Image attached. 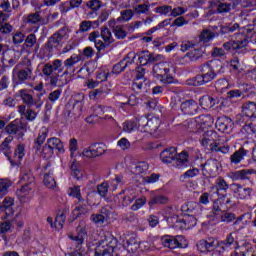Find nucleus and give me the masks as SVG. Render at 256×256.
I'll list each match as a JSON object with an SVG mask.
<instances>
[{"instance_id": "obj_6", "label": "nucleus", "mask_w": 256, "mask_h": 256, "mask_svg": "<svg viewBox=\"0 0 256 256\" xmlns=\"http://www.w3.org/2000/svg\"><path fill=\"white\" fill-rule=\"evenodd\" d=\"M117 239L113 236H106L100 240L95 248L94 256H113L117 247Z\"/></svg>"}, {"instance_id": "obj_50", "label": "nucleus", "mask_w": 256, "mask_h": 256, "mask_svg": "<svg viewBox=\"0 0 256 256\" xmlns=\"http://www.w3.org/2000/svg\"><path fill=\"white\" fill-rule=\"evenodd\" d=\"M241 26L239 23H234V24H226L224 26H221L220 28V33L222 35H227L229 33H235V31H239Z\"/></svg>"}, {"instance_id": "obj_47", "label": "nucleus", "mask_w": 256, "mask_h": 256, "mask_svg": "<svg viewBox=\"0 0 256 256\" xmlns=\"http://www.w3.org/2000/svg\"><path fill=\"white\" fill-rule=\"evenodd\" d=\"M199 204L197 202H188L182 206V211L188 215H197Z\"/></svg>"}, {"instance_id": "obj_43", "label": "nucleus", "mask_w": 256, "mask_h": 256, "mask_svg": "<svg viewBox=\"0 0 256 256\" xmlns=\"http://www.w3.org/2000/svg\"><path fill=\"white\" fill-rule=\"evenodd\" d=\"M199 101L202 109H211L217 105V99L209 95L202 96Z\"/></svg>"}, {"instance_id": "obj_42", "label": "nucleus", "mask_w": 256, "mask_h": 256, "mask_svg": "<svg viewBox=\"0 0 256 256\" xmlns=\"http://www.w3.org/2000/svg\"><path fill=\"white\" fill-rule=\"evenodd\" d=\"M47 144L49 146L52 147V149L55 151V149H57L58 153H65V146L63 145V142L61 141V139L53 137V138H49L47 140Z\"/></svg>"}, {"instance_id": "obj_18", "label": "nucleus", "mask_w": 256, "mask_h": 256, "mask_svg": "<svg viewBox=\"0 0 256 256\" xmlns=\"http://www.w3.org/2000/svg\"><path fill=\"white\" fill-rule=\"evenodd\" d=\"M23 49L28 53H38L39 43H37V36L33 33L24 38Z\"/></svg>"}, {"instance_id": "obj_23", "label": "nucleus", "mask_w": 256, "mask_h": 256, "mask_svg": "<svg viewBox=\"0 0 256 256\" xmlns=\"http://www.w3.org/2000/svg\"><path fill=\"white\" fill-rule=\"evenodd\" d=\"M180 107L184 115H195L199 111V104L195 100H186Z\"/></svg>"}, {"instance_id": "obj_52", "label": "nucleus", "mask_w": 256, "mask_h": 256, "mask_svg": "<svg viewBox=\"0 0 256 256\" xmlns=\"http://www.w3.org/2000/svg\"><path fill=\"white\" fill-rule=\"evenodd\" d=\"M60 44L61 40L54 34L49 38L48 42L46 43V49H48V51H52L53 49H57Z\"/></svg>"}, {"instance_id": "obj_30", "label": "nucleus", "mask_w": 256, "mask_h": 256, "mask_svg": "<svg viewBox=\"0 0 256 256\" xmlns=\"http://www.w3.org/2000/svg\"><path fill=\"white\" fill-rule=\"evenodd\" d=\"M49 164L44 167V179L43 183L47 189H55L57 187V182L55 181V177L53 176V170H49L47 172V168Z\"/></svg>"}, {"instance_id": "obj_45", "label": "nucleus", "mask_w": 256, "mask_h": 256, "mask_svg": "<svg viewBox=\"0 0 256 256\" xmlns=\"http://www.w3.org/2000/svg\"><path fill=\"white\" fill-rule=\"evenodd\" d=\"M67 219V210H63L61 214H58L54 221V228L57 231H61L63 229V225H65V220Z\"/></svg>"}, {"instance_id": "obj_39", "label": "nucleus", "mask_w": 256, "mask_h": 256, "mask_svg": "<svg viewBox=\"0 0 256 256\" xmlns=\"http://www.w3.org/2000/svg\"><path fill=\"white\" fill-rule=\"evenodd\" d=\"M139 247H141V244L135 239V237H130L124 243V248L128 253H136V251L139 250Z\"/></svg>"}, {"instance_id": "obj_16", "label": "nucleus", "mask_w": 256, "mask_h": 256, "mask_svg": "<svg viewBox=\"0 0 256 256\" xmlns=\"http://www.w3.org/2000/svg\"><path fill=\"white\" fill-rule=\"evenodd\" d=\"M237 5H239V0H236L232 3H224L220 2L219 0H213L210 2V7H217L218 13H229L231 9H236Z\"/></svg>"}, {"instance_id": "obj_20", "label": "nucleus", "mask_w": 256, "mask_h": 256, "mask_svg": "<svg viewBox=\"0 0 256 256\" xmlns=\"http://www.w3.org/2000/svg\"><path fill=\"white\" fill-rule=\"evenodd\" d=\"M25 157V144H18L14 151L13 158L8 159L12 167H19Z\"/></svg>"}, {"instance_id": "obj_63", "label": "nucleus", "mask_w": 256, "mask_h": 256, "mask_svg": "<svg viewBox=\"0 0 256 256\" xmlns=\"http://www.w3.org/2000/svg\"><path fill=\"white\" fill-rule=\"evenodd\" d=\"M243 131H245V133H247V135H255L256 134V124L253 122H249L247 124H245L242 127Z\"/></svg>"}, {"instance_id": "obj_17", "label": "nucleus", "mask_w": 256, "mask_h": 256, "mask_svg": "<svg viewBox=\"0 0 256 256\" xmlns=\"http://www.w3.org/2000/svg\"><path fill=\"white\" fill-rule=\"evenodd\" d=\"M110 93L111 88L107 85H102L100 88L90 91L88 97L91 101H99L101 99H105Z\"/></svg>"}, {"instance_id": "obj_22", "label": "nucleus", "mask_w": 256, "mask_h": 256, "mask_svg": "<svg viewBox=\"0 0 256 256\" xmlns=\"http://www.w3.org/2000/svg\"><path fill=\"white\" fill-rule=\"evenodd\" d=\"M249 175H255V169H242L228 174L232 181H245L249 179Z\"/></svg>"}, {"instance_id": "obj_36", "label": "nucleus", "mask_w": 256, "mask_h": 256, "mask_svg": "<svg viewBox=\"0 0 256 256\" xmlns=\"http://www.w3.org/2000/svg\"><path fill=\"white\" fill-rule=\"evenodd\" d=\"M184 127L186 130L189 131V133H201V126L199 125V122L196 118H192L190 120H187L184 123Z\"/></svg>"}, {"instance_id": "obj_37", "label": "nucleus", "mask_w": 256, "mask_h": 256, "mask_svg": "<svg viewBox=\"0 0 256 256\" xmlns=\"http://www.w3.org/2000/svg\"><path fill=\"white\" fill-rule=\"evenodd\" d=\"M11 143H13V136H8L4 139V141L0 145L1 151L4 153L7 159H11Z\"/></svg>"}, {"instance_id": "obj_40", "label": "nucleus", "mask_w": 256, "mask_h": 256, "mask_svg": "<svg viewBox=\"0 0 256 256\" xmlns=\"http://www.w3.org/2000/svg\"><path fill=\"white\" fill-rule=\"evenodd\" d=\"M242 113L246 117H256V103L246 102L242 106Z\"/></svg>"}, {"instance_id": "obj_54", "label": "nucleus", "mask_w": 256, "mask_h": 256, "mask_svg": "<svg viewBox=\"0 0 256 256\" xmlns=\"http://www.w3.org/2000/svg\"><path fill=\"white\" fill-rule=\"evenodd\" d=\"M169 202V198L167 196L163 195H158L153 197L149 202L148 205L153 206V205H166V203Z\"/></svg>"}, {"instance_id": "obj_26", "label": "nucleus", "mask_w": 256, "mask_h": 256, "mask_svg": "<svg viewBox=\"0 0 256 256\" xmlns=\"http://www.w3.org/2000/svg\"><path fill=\"white\" fill-rule=\"evenodd\" d=\"M176 157H177V148L175 147L165 149L160 154V159L162 163H166L167 165H169V163H173V161L175 162Z\"/></svg>"}, {"instance_id": "obj_8", "label": "nucleus", "mask_w": 256, "mask_h": 256, "mask_svg": "<svg viewBox=\"0 0 256 256\" xmlns=\"http://www.w3.org/2000/svg\"><path fill=\"white\" fill-rule=\"evenodd\" d=\"M33 91L29 89H21L18 91V96L22 99L23 103L27 105V107H35V109H41L43 107V94H38L37 98L33 97Z\"/></svg>"}, {"instance_id": "obj_12", "label": "nucleus", "mask_w": 256, "mask_h": 256, "mask_svg": "<svg viewBox=\"0 0 256 256\" xmlns=\"http://www.w3.org/2000/svg\"><path fill=\"white\" fill-rule=\"evenodd\" d=\"M173 226L178 229H193L197 225V218L193 214H185L183 218L174 217Z\"/></svg>"}, {"instance_id": "obj_27", "label": "nucleus", "mask_w": 256, "mask_h": 256, "mask_svg": "<svg viewBox=\"0 0 256 256\" xmlns=\"http://www.w3.org/2000/svg\"><path fill=\"white\" fill-rule=\"evenodd\" d=\"M236 256H255L251 243L247 242V240L242 241L240 245L237 246Z\"/></svg>"}, {"instance_id": "obj_44", "label": "nucleus", "mask_w": 256, "mask_h": 256, "mask_svg": "<svg viewBox=\"0 0 256 256\" xmlns=\"http://www.w3.org/2000/svg\"><path fill=\"white\" fill-rule=\"evenodd\" d=\"M100 37H102L104 43L106 45H111V43H114L113 34L111 33V30L107 26H102L100 31Z\"/></svg>"}, {"instance_id": "obj_64", "label": "nucleus", "mask_w": 256, "mask_h": 256, "mask_svg": "<svg viewBox=\"0 0 256 256\" xmlns=\"http://www.w3.org/2000/svg\"><path fill=\"white\" fill-rule=\"evenodd\" d=\"M86 7L91 11H99L101 9V1L100 0H89L86 3Z\"/></svg>"}, {"instance_id": "obj_46", "label": "nucleus", "mask_w": 256, "mask_h": 256, "mask_svg": "<svg viewBox=\"0 0 256 256\" xmlns=\"http://www.w3.org/2000/svg\"><path fill=\"white\" fill-rule=\"evenodd\" d=\"M77 231L78 235H71L70 239H72V241H75L76 245H83V241H85V237H87V230H85V228L83 227H78Z\"/></svg>"}, {"instance_id": "obj_48", "label": "nucleus", "mask_w": 256, "mask_h": 256, "mask_svg": "<svg viewBox=\"0 0 256 256\" xmlns=\"http://www.w3.org/2000/svg\"><path fill=\"white\" fill-rule=\"evenodd\" d=\"M161 125V120L157 117H152L148 119V125L146 133H155L157 129H159V126Z\"/></svg>"}, {"instance_id": "obj_11", "label": "nucleus", "mask_w": 256, "mask_h": 256, "mask_svg": "<svg viewBox=\"0 0 256 256\" xmlns=\"http://www.w3.org/2000/svg\"><path fill=\"white\" fill-rule=\"evenodd\" d=\"M63 69H65V64L61 59H55L52 63H46L42 69V73L45 77H53V75H59V73H63Z\"/></svg>"}, {"instance_id": "obj_13", "label": "nucleus", "mask_w": 256, "mask_h": 256, "mask_svg": "<svg viewBox=\"0 0 256 256\" xmlns=\"http://www.w3.org/2000/svg\"><path fill=\"white\" fill-rule=\"evenodd\" d=\"M202 171L205 177H217L219 169H221V162L217 159H208L204 164H202Z\"/></svg>"}, {"instance_id": "obj_33", "label": "nucleus", "mask_w": 256, "mask_h": 256, "mask_svg": "<svg viewBox=\"0 0 256 256\" xmlns=\"http://www.w3.org/2000/svg\"><path fill=\"white\" fill-rule=\"evenodd\" d=\"M189 164V152L188 151H182L179 154L176 153V158L174 160V165L178 169H182V167H187Z\"/></svg>"}, {"instance_id": "obj_31", "label": "nucleus", "mask_w": 256, "mask_h": 256, "mask_svg": "<svg viewBox=\"0 0 256 256\" xmlns=\"http://www.w3.org/2000/svg\"><path fill=\"white\" fill-rule=\"evenodd\" d=\"M247 153H249V151L245 150L244 147H240L230 156L231 165H239L242 161L245 160Z\"/></svg>"}, {"instance_id": "obj_60", "label": "nucleus", "mask_w": 256, "mask_h": 256, "mask_svg": "<svg viewBox=\"0 0 256 256\" xmlns=\"http://www.w3.org/2000/svg\"><path fill=\"white\" fill-rule=\"evenodd\" d=\"M184 59H189L190 61H199V59H201V52L197 49L192 50L184 56Z\"/></svg>"}, {"instance_id": "obj_38", "label": "nucleus", "mask_w": 256, "mask_h": 256, "mask_svg": "<svg viewBox=\"0 0 256 256\" xmlns=\"http://www.w3.org/2000/svg\"><path fill=\"white\" fill-rule=\"evenodd\" d=\"M24 23H28L29 25H37L41 23V12L36 11L30 14H26L23 17Z\"/></svg>"}, {"instance_id": "obj_57", "label": "nucleus", "mask_w": 256, "mask_h": 256, "mask_svg": "<svg viewBox=\"0 0 256 256\" xmlns=\"http://www.w3.org/2000/svg\"><path fill=\"white\" fill-rule=\"evenodd\" d=\"M216 189L217 191H227L229 189V184L225 181V178L218 177L216 179Z\"/></svg>"}, {"instance_id": "obj_14", "label": "nucleus", "mask_w": 256, "mask_h": 256, "mask_svg": "<svg viewBox=\"0 0 256 256\" xmlns=\"http://www.w3.org/2000/svg\"><path fill=\"white\" fill-rule=\"evenodd\" d=\"M196 247L200 253H209L211 251H219V241L215 238L202 239L197 242Z\"/></svg>"}, {"instance_id": "obj_4", "label": "nucleus", "mask_w": 256, "mask_h": 256, "mask_svg": "<svg viewBox=\"0 0 256 256\" xmlns=\"http://www.w3.org/2000/svg\"><path fill=\"white\" fill-rule=\"evenodd\" d=\"M20 181L23 185L16 190V197H18L20 203H29L35 189V177L29 171L23 172L20 176Z\"/></svg>"}, {"instance_id": "obj_35", "label": "nucleus", "mask_w": 256, "mask_h": 256, "mask_svg": "<svg viewBox=\"0 0 256 256\" xmlns=\"http://www.w3.org/2000/svg\"><path fill=\"white\" fill-rule=\"evenodd\" d=\"M48 135H49V128L42 127L39 131L37 139L35 140L34 149L36 152L41 151V145L45 143V139H47Z\"/></svg>"}, {"instance_id": "obj_21", "label": "nucleus", "mask_w": 256, "mask_h": 256, "mask_svg": "<svg viewBox=\"0 0 256 256\" xmlns=\"http://www.w3.org/2000/svg\"><path fill=\"white\" fill-rule=\"evenodd\" d=\"M216 128L221 133H226L227 135H229V133L233 131V121L231 120V118L228 117L218 118V120L216 121Z\"/></svg>"}, {"instance_id": "obj_19", "label": "nucleus", "mask_w": 256, "mask_h": 256, "mask_svg": "<svg viewBox=\"0 0 256 256\" xmlns=\"http://www.w3.org/2000/svg\"><path fill=\"white\" fill-rule=\"evenodd\" d=\"M5 131L8 135H17L19 138L23 137L25 134L22 131H27V124L20 123V125L15 124V122L9 123L5 127Z\"/></svg>"}, {"instance_id": "obj_41", "label": "nucleus", "mask_w": 256, "mask_h": 256, "mask_svg": "<svg viewBox=\"0 0 256 256\" xmlns=\"http://www.w3.org/2000/svg\"><path fill=\"white\" fill-rule=\"evenodd\" d=\"M105 113H110L111 115H115V109H113V107L101 106V105H95L93 107V114L98 118L101 117V115H105Z\"/></svg>"}, {"instance_id": "obj_34", "label": "nucleus", "mask_w": 256, "mask_h": 256, "mask_svg": "<svg viewBox=\"0 0 256 256\" xmlns=\"http://www.w3.org/2000/svg\"><path fill=\"white\" fill-rule=\"evenodd\" d=\"M196 119L198 120L201 131H205V129L213 127L214 119L213 116L209 114L200 115L196 117Z\"/></svg>"}, {"instance_id": "obj_15", "label": "nucleus", "mask_w": 256, "mask_h": 256, "mask_svg": "<svg viewBox=\"0 0 256 256\" xmlns=\"http://www.w3.org/2000/svg\"><path fill=\"white\" fill-rule=\"evenodd\" d=\"M200 70V77L202 78V81L205 85V83H211L215 77H217V74L215 73V70H213V67H211V64L206 63L199 67Z\"/></svg>"}, {"instance_id": "obj_25", "label": "nucleus", "mask_w": 256, "mask_h": 256, "mask_svg": "<svg viewBox=\"0 0 256 256\" xmlns=\"http://www.w3.org/2000/svg\"><path fill=\"white\" fill-rule=\"evenodd\" d=\"M234 186V197L236 199H249L251 197L252 189L251 188H244L241 184H233Z\"/></svg>"}, {"instance_id": "obj_55", "label": "nucleus", "mask_w": 256, "mask_h": 256, "mask_svg": "<svg viewBox=\"0 0 256 256\" xmlns=\"http://www.w3.org/2000/svg\"><path fill=\"white\" fill-rule=\"evenodd\" d=\"M25 41V34L21 31H16L12 34V43L14 45H21Z\"/></svg>"}, {"instance_id": "obj_10", "label": "nucleus", "mask_w": 256, "mask_h": 256, "mask_svg": "<svg viewBox=\"0 0 256 256\" xmlns=\"http://www.w3.org/2000/svg\"><path fill=\"white\" fill-rule=\"evenodd\" d=\"M161 243L168 249H185L187 247V240L183 236H163Z\"/></svg>"}, {"instance_id": "obj_2", "label": "nucleus", "mask_w": 256, "mask_h": 256, "mask_svg": "<svg viewBox=\"0 0 256 256\" xmlns=\"http://www.w3.org/2000/svg\"><path fill=\"white\" fill-rule=\"evenodd\" d=\"M35 68L33 62L29 58H24L20 61L12 70V79L16 81L18 85H23L27 81H33L35 74L33 73Z\"/></svg>"}, {"instance_id": "obj_3", "label": "nucleus", "mask_w": 256, "mask_h": 256, "mask_svg": "<svg viewBox=\"0 0 256 256\" xmlns=\"http://www.w3.org/2000/svg\"><path fill=\"white\" fill-rule=\"evenodd\" d=\"M81 62V55H77V54H73L71 55L69 58H67L64 61V72L59 75H53L51 76V80L50 83L53 87H65V85H67V83H69V80L67 79V75H69V73H75V65H77V63Z\"/></svg>"}, {"instance_id": "obj_53", "label": "nucleus", "mask_w": 256, "mask_h": 256, "mask_svg": "<svg viewBox=\"0 0 256 256\" xmlns=\"http://www.w3.org/2000/svg\"><path fill=\"white\" fill-rule=\"evenodd\" d=\"M134 16H135V11H133L132 9L122 10L120 12V17L118 18V21H124V22L131 21Z\"/></svg>"}, {"instance_id": "obj_56", "label": "nucleus", "mask_w": 256, "mask_h": 256, "mask_svg": "<svg viewBox=\"0 0 256 256\" xmlns=\"http://www.w3.org/2000/svg\"><path fill=\"white\" fill-rule=\"evenodd\" d=\"M150 9L151 6L149 4H139L134 8V13H136V15H145L149 13Z\"/></svg>"}, {"instance_id": "obj_58", "label": "nucleus", "mask_w": 256, "mask_h": 256, "mask_svg": "<svg viewBox=\"0 0 256 256\" xmlns=\"http://www.w3.org/2000/svg\"><path fill=\"white\" fill-rule=\"evenodd\" d=\"M226 97L227 99H245V93L241 90H230Z\"/></svg>"}, {"instance_id": "obj_5", "label": "nucleus", "mask_w": 256, "mask_h": 256, "mask_svg": "<svg viewBox=\"0 0 256 256\" xmlns=\"http://www.w3.org/2000/svg\"><path fill=\"white\" fill-rule=\"evenodd\" d=\"M217 139H219V135L214 130H207L202 135L201 145L204 147H210V151L216 153H223V155H227L230 151L229 145L219 146L217 143Z\"/></svg>"}, {"instance_id": "obj_51", "label": "nucleus", "mask_w": 256, "mask_h": 256, "mask_svg": "<svg viewBox=\"0 0 256 256\" xmlns=\"http://www.w3.org/2000/svg\"><path fill=\"white\" fill-rule=\"evenodd\" d=\"M87 213H89V205L87 204L80 205L72 211L74 219L81 217V215H87Z\"/></svg>"}, {"instance_id": "obj_62", "label": "nucleus", "mask_w": 256, "mask_h": 256, "mask_svg": "<svg viewBox=\"0 0 256 256\" xmlns=\"http://www.w3.org/2000/svg\"><path fill=\"white\" fill-rule=\"evenodd\" d=\"M215 87L218 91H225L229 89V81L227 79L222 78L215 83Z\"/></svg>"}, {"instance_id": "obj_9", "label": "nucleus", "mask_w": 256, "mask_h": 256, "mask_svg": "<svg viewBox=\"0 0 256 256\" xmlns=\"http://www.w3.org/2000/svg\"><path fill=\"white\" fill-rule=\"evenodd\" d=\"M107 153V146L103 143H93L82 151V157L85 159H95Z\"/></svg>"}, {"instance_id": "obj_61", "label": "nucleus", "mask_w": 256, "mask_h": 256, "mask_svg": "<svg viewBox=\"0 0 256 256\" xmlns=\"http://www.w3.org/2000/svg\"><path fill=\"white\" fill-rule=\"evenodd\" d=\"M114 35L118 39H125L127 37V31L123 29V26L117 25L113 31Z\"/></svg>"}, {"instance_id": "obj_1", "label": "nucleus", "mask_w": 256, "mask_h": 256, "mask_svg": "<svg viewBox=\"0 0 256 256\" xmlns=\"http://www.w3.org/2000/svg\"><path fill=\"white\" fill-rule=\"evenodd\" d=\"M249 223H251V214H242L239 216L234 222L236 231L228 234L225 240L218 241V253H225L229 247H233V249L237 251V247H239V245L242 243L237 241V231L245 229Z\"/></svg>"}, {"instance_id": "obj_28", "label": "nucleus", "mask_w": 256, "mask_h": 256, "mask_svg": "<svg viewBox=\"0 0 256 256\" xmlns=\"http://www.w3.org/2000/svg\"><path fill=\"white\" fill-rule=\"evenodd\" d=\"M248 44L249 40H247V38H244L243 40L225 42L223 44V47L225 51H231V49H233L234 51H239V49H244V47Z\"/></svg>"}, {"instance_id": "obj_59", "label": "nucleus", "mask_w": 256, "mask_h": 256, "mask_svg": "<svg viewBox=\"0 0 256 256\" xmlns=\"http://www.w3.org/2000/svg\"><path fill=\"white\" fill-rule=\"evenodd\" d=\"M97 193L100 197H107L109 193V183L103 182L97 186Z\"/></svg>"}, {"instance_id": "obj_32", "label": "nucleus", "mask_w": 256, "mask_h": 256, "mask_svg": "<svg viewBox=\"0 0 256 256\" xmlns=\"http://www.w3.org/2000/svg\"><path fill=\"white\" fill-rule=\"evenodd\" d=\"M140 65H147L149 63H155L157 61V56L155 54H151V52L145 50L140 51L137 54Z\"/></svg>"}, {"instance_id": "obj_29", "label": "nucleus", "mask_w": 256, "mask_h": 256, "mask_svg": "<svg viewBox=\"0 0 256 256\" xmlns=\"http://www.w3.org/2000/svg\"><path fill=\"white\" fill-rule=\"evenodd\" d=\"M136 199L137 196L133 193L125 195L124 192H121L116 196L115 201L118 200L119 205L122 207H129V205H131Z\"/></svg>"}, {"instance_id": "obj_24", "label": "nucleus", "mask_w": 256, "mask_h": 256, "mask_svg": "<svg viewBox=\"0 0 256 256\" xmlns=\"http://www.w3.org/2000/svg\"><path fill=\"white\" fill-rule=\"evenodd\" d=\"M17 109L21 119H26V121H35V119H37V112L31 109V107L27 109V106L22 104L19 105Z\"/></svg>"}, {"instance_id": "obj_49", "label": "nucleus", "mask_w": 256, "mask_h": 256, "mask_svg": "<svg viewBox=\"0 0 256 256\" xmlns=\"http://www.w3.org/2000/svg\"><path fill=\"white\" fill-rule=\"evenodd\" d=\"M215 39V33L209 29H204L199 35L200 43H209Z\"/></svg>"}, {"instance_id": "obj_7", "label": "nucleus", "mask_w": 256, "mask_h": 256, "mask_svg": "<svg viewBox=\"0 0 256 256\" xmlns=\"http://www.w3.org/2000/svg\"><path fill=\"white\" fill-rule=\"evenodd\" d=\"M170 71L171 68L167 62L157 63L153 66L152 69L153 77L161 83H164V85L173 83V76L169 74Z\"/></svg>"}]
</instances>
